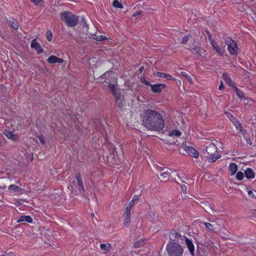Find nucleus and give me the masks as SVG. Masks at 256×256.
<instances>
[{"instance_id": "f257e3e1", "label": "nucleus", "mask_w": 256, "mask_h": 256, "mask_svg": "<svg viewBox=\"0 0 256 256\" xmlns=\"http://www.w3.org/2000/svg\"><path fill=\"white\" fill-rule=\"evenodd\" d=\"M142 124L151 131H160L164 127L165 121L162 114L151 109L144 110L140 114Z\"/></svg>"}, {"instance_id": "f03ea898", "label": "nucleus", "mask_w": 256, "mask_h": 256, "mask_svg": "<svg viewBox=\"0 0 256 256\" xmlns=\"http://www.w3.org/2000/svg\"><path fill=\"white\" fill-rule=\"evenodd\" d=\"M104 78H106V82L108 84V88L114 95L116 104L120 109H122L125 105V100L124 97L120 94V92L116 88L115 77L112 72H107L104 74Z\"/></svg>"}, {"instance_id": "7ed1b4c3", "label": "nucleus", "mask_w": 256, "mask_h": 256, "mask_svg": "<svg viewBox=\"0 0 256 256\" xmlns=\"http://www.w3.org/2000/svg\"><path fill=\"white\" fill-rule=\"evenodd\" d=\"M204 154V156L209 160H218L221 158V154L218 151L217 147L211 142L206 143Z\"/></svg>"}, {"instance_id": "20e7f679", "label": "nucleus", "mask_w": 256, "mask_h": 256, "mask_svg": "<svg viewBox=\"0 0 256 256\" xmlns=\"http://www.w3.org/2000/svg\"><path fill=\"white\" fill-rule=\"evenodd\" d=\"M168 256H182L183 247L177 242H168L166 246Z\"/></svg>"}, {"instance_id": "39448f33", "label": "nucleus", "mask_w": 256, "mask_h": 256, "mask_svg": "<svg viewBox=\"0 0 256 256\" xmlns=\"http://www.w3.org/2000/svg\"><path fill=\"white\" fill-rule=\"evenodd\" d=\"M60 20L68 27H74L77 25L78 18L68 11H64L60 14Z\"/></svg>"}, {"instance_id": "423d86ee", "label": "nucleus", "mask_w": 256, "mask_h": 256, "mask_svg": "<svg viewBox=\"0 0 256 256\" xmlns=\"http://www.w3.org/2000/svg\"><path fill=\"white\" fill-rule=\"evenodd\" d=\"M226 44L228 45V50L230 54H238V48L237 45V43L235 40L230 38L229 41H227Z\"/></svg>"}, {"instance_id": "0eeeda50", "label": "nucleus", "mask_w": 256, "mask_h": 256, "mask_svg": "<svg viewBox=\"0 0 256 256\" xmlns=\"http://www.w3.org/2000/svg\"><path fill=\"white\" fill-rule=\"evenodd\" d=\"M186 238V236H182L180 232L173 230H171L170 232L169 242H178L180 241H183Z\"/></svg>"}, {"instance_id": "6e6552de", "label": "nucleus", "mask_w": 256, "mask_h": 256, "mask_svg": "<svg viewBox=\"0 0 256 256\" xmlns=\"http://www.w3.org/2000/svg\"><path fill=\"white\" fill-rule=\"evenodd\" d=\"M151 90L154 93H160L162 90L166 88L164 84H158L150 85Z\"/></svg>"}, {"instance_id": "1a4fd4ad", "label": "nucleus", "mask_w": 256, "mask_h": 256, "mask_svg": "<svg viewBox=\"0 0 256 256\" xmlns=\"http://www.w3.org/2000/svg\"><path fill=\"white\" fill-rule=\"evenodd\" d=\"M75 177L78 187V190L80 192H84V188L81 174L80 172L76 174Z\"/></svg>"}, {"instance_id": "9d476101", "label": "nucleus", "mask_w": 256, "mask_h": 256, "mask_svg": "<svg viewBox=\"0 0 256 256\" xmlns=\"http://www.w3.org/2000/svg\"><path fill=\"white\" fill-rule=\"evenodd\" d=\"M47 62L50 64H53L56 63H62L64 60L63 59L60 58L56 56L52 55L48 58Z\"/></svg>"}, {"instance_id": "9b49d317", "label": "nucleus", "mask_w": 256, "mask_h": 256, "mask_svg": "<svg viewBox=\"0 0 256 256\" xmlns=\"http://www.w3.org/2000/svg\"><path fill=\"white\" fill-rule=\"evenodd\" d=\"M184 241L190 254L192 255H194V246L192 240H190L187 237H186L184 239Z\"/></svg>"}, {"instance_id": "f8f14e48", "label": "nucleus", "mask_w": 256, "mask_h": 256, "mask_svg": "<svg viewBox=\"0 0 256 256\" xmlns=\"http://www.w3.org/2000/svg\"><path fill=\"white\" fill-rule=\"evenodd\" d=\"M186 152L194 158L198 156L199 154L198 151L192 146H188L186 149Z\"/></svg>"}, {"instance_id": "ddd939ff", "label": "nucleus", "mask_w": 256, "mask_h": 256, "mask_svg": "<svg viewBox=\"0 0 256 256\" xmlns=\"http://www.w3.org/2000/svg\"><path fill=\"white\" fill-rule=\"evenodd\" d=\"M154 75L157 77H161V78H164L167 79L168 80H176V78H174L170 74H168L164 72H156V73H154Z\"/></svg>"}, {"instance_id": "4468645a", "label": "nucleus", "mask_w": 256, "mask_h": 256, "mask_svg": "<svg viewBox=\"0 0 256 256\" xmlns=\"http://www.w3.org/2000/svg\"><path fill=\"white\" fill-rule=\"evenodd\" d=\"M210 44L212 46L214 50L220 56H222L224 54V50L219 46L218 44L216 42H212Z\"/></svg>"}, {"instance_id": "2eb2a0df", "label": "nucleus", "mask_w": 256, "mask_h": 256, "mask_svg": "<svg viewBox=\"0 0 256 256\" xmlns=\"http://www.w3.org/2000/svg\"><path fill=\"white\" fill-rule=\"evenodd\" d=\"M244 175L248 179L254 178L255 177V174L250 168H246L244 170Z\"/></svg>"}, {"instance_id": "dca6fc26", "label": "nucleus", "mask_w": 256, "mask_h": 256, "mask_svg": "<svg viewBox=\"0 0 256 256\" xmlns=\"http://www.w3.org/2000/svg\"><path fill=\"white\" fill-rule=\"evenodd\" d=\"M4 135L9 139L13 140H16L17 139V136L14 134L12 130H5L4 132Z\"/></svg>"}, {"instance_id": "f3484780", "label": "nucleus", "mask_w": 256, "mask_h": 256, "mask_svg": "<svg viewBox=\"0 0 256 256\" xmlns=\"http://www.w3.org/2000/svg\"><path fill=\"white\" fill-rule=\"evenodd\" d=\"M33 48L35 49L38 54H41L43 52V49L40 45L36 41V38L33 39Z\"/></svg>"}, {"instance_id": "a211bd4d", "label": "nucleus", "mask_w": 256, "mask_h": 256, "mask_svg": "<svg viewBox=\"0 0 256 256\" xmlns=\"http://www.w3.org/2000/svg\"><path fill=\"white\" fill-rule=\"evenodd\" d=\"M222 78L230 86H232L233 85V82L230 76L228 74L224 73L222 75Z\"/></svg>"}, {"instance_id": "6ab92c4d", "label": "nucleus", "mask_w": 256, "mask_h": 256, "mask_svg": "<svg viewBox=\"0 0 256 256\" xmlns=\"http://www.w3.org/2000/svg\"><path fill=\"white\" fill-rule=\"evenodd\" d=\"M18 222H26L30 223L32 222V218L29 216H22L17 220Z\"/></svg>"}, {"instance_id": "aec40b11", "label": "nucleus", "mask_w": 256, "mask_h": 256, "mask_svg": "<svg viewBox=\"0 0 256 256\" xmlns=\"http://www.w3.org/2000/svg\"><path fill=\"white\" fill-rule=\"evenodd\" d=\"M204 224L206 228L211 232H215L217 229L216 224H212L210 222H205Z\"/></svg>"}, {"instance_id": "412c9836", "label": "nucleus", "mask_w": 256, "mask_h": 256, "mask_svg": "<svg viewBox=\"0 0 256 256\" xmlns=\"http://www.w3.org/2000/svg\"><path fill=\"white\" fill-rule=\"evenodd\" d=\"M238 170V166L234 163H232L229 166V170L231 172V175H234L236 174Z\"/></svg>"}, {"instance_id": "4be33fe9", "label": "nucleus", "mask_w": 256, "mask_h": 256, "mask_svg": "<svg viewBox=\"0 0 256 256\" xmlns=\"http://www.w3.org/2000/svg\"><path fill=\"white\" fill-rule=\"evenodd\" d=\"M10 24L11 26L13 28L14 30H17L18 28V21L13 18H12L9 20Z\"/></svg>"}, {"instance_id": "5701e85b", "label": "nucleus", "mask_w": 256, "mask_h": 256, "mask_svg": "<svg viewBox=\"0 0 256 256\" xmlns=\"http://www.w3.org/2000/svg\"><path fill=\"white\" fill-rule=\"evenodd\" d=\"M232 122L236 130H240L242 128V124L236 118H234V120L232 121Z\"/></svg>"}, {"instance_id": "b1692460", "label": "nucleus", "mask_w": 256, "mask_h": 256, "mask_svg": "<svg viewBox=\"0 0 256 256\" xmlns=\"http://www.w3.org/2000/svg\"><path fill=\"white\" fill-rule=\"evenodd\" d=\"M182 134V133L180 132V131L178 130H172V132H170V133L168 134V136H176V137H179Z\"/></svg>"}, {"instance_id": "393cba45", "label": "nucleus", "mask_w": 256, "mask_h": 256, "mask_svg": "<svg viewBox=\"0 0 256 256\" xmlns=\"http://www.w3.org/2000/svg\"><path fill=\"white\" fill-rule=\"evenodd\" d=\"M192 54H197L198 56L201 55V48L200 47L195 46L192 49Z\"/></svg>"}, {"instance_id": "a878e982", "label": "nucleus", "mask_w": 256, "mask_h": 256, "mask_svg": "<svg viewBox=\"0 0 256 256\" xmlns=\"http://www.w3.org/2000/svg\"><path fill=\"white\" fill-rule=\"evenodd\" d=\"M124 216V224L126 226L128 227L130 222V216Z\"/></svg>"}, {"instance_id": "bb28decb", "label": "nucleus", "mask_w": 256, "mask_h": 256, "mask_svg": "<svg viewBox=\"0 0 256 256\" xmlns=\"http://www.w3.org/2000/svg\"><path fill=\"white\" fill-rule=\"evenodd\" d=\"M234 92H236V95L238 98H244V93L243 92L240 90L237 87H234Z\"/></svg>"}, {"instance_id": "cd10ccee", "label": "nucleus", "mask_w": 256, "mask_h": 256, "mask_svg": "<svg viewBox=\"0 0 256 256\" xmlns=\"http://www.w3.org/2000/svg\"><path fill=\"white\" fill-rule=\"evenodd\" d=\"M180 74L184 76V77H186V79L188 80V82L190 84H193V80H192V77L189 76L188 74L186 72H180Z\"/></svg>"}, {"instance_id": "c85d7f7f", "label": "nucleus", "mask_w": 256, "mask_h": 256, "mask_svg": "<svg viewBox=\"0 0 256 256\" xmlns=\"http://www.w3.org/2000/svg\"><path fill=\"white\" fill-rule=\"evenodd\" d=\"M160 176L164 179V181H166L170 176V172L168 171L164 172L160 174Z\"/></svg>"}, {"instance_id": "c756f323", "label": "nucleus", "mask_w": 256, "mask_h": 256, "mask_svg": "<svg viewBox=\"0 0 256 256\" xmlns=\"http://www.w3.org/2000/svg\"><path fill=\"white\" fill-rule=\"evenodd\" d=\"M112 6L114 8H122L123 7L122 4L118 0H114L113 1Z\"/></svg>"}, {"instance_id": "7c9ffc66", "label": "nucleus", "mask_w": 256, "mask_h": 256, "mask_svg": "<svg viewBox=\"0 0 256 256\" xmlns=\"http://www.w3.org/2000/svg\"><path fill=\"white\" fill-rule=\"evenodd\" d=\"M144 242V240H143L141 239V240H139L138 241L135 242L134 244V246L135 248H138L142 246H143Z\"/></svg>"}, {"instance_id": "2f4dec72", "label": "nucleus", "mask_w": 256, "mask_h": 256, "mask_svg": "<svg viewBox=\"0 0 256 256\" xmlns=\"http://www.w3.org/2000/svg\"><path fill=\"white\" fill-rule=\"evenodd\" d=\"M20 188L14 184H11L8 187V190L14 192H18Z\"/></svg>"}, {"instance_id": "473e14b6", "label": "nucleus", "mask_w": 256, "mask_h": 256, "mask_svg": "<svg viewBox=\"0 0 256 256\" xmlns=\"http://www.w3.org/2000/svg\"><path fill=\"white\" fill-rule=\"evenodd\" d=\"M46 38L48 42H50L52 38V32L48 30L46 32Z\"/></svg>"}, {"instance_id": "72a5a7b5", "label": "nucleus", "mask_w": 256, "mask_h": 256, "mask_svg": "<svg viewBox=\"0 0 256 256\" xmlns=\"http://www.w3.org/2000/svg\"><path fill=\"white\" fill-rule=\"evenodd\" d=\"M100 248L102 250H108L111 248V244H100Z\"/></svg>"}, {"instance_id": "f704fd0d", "label": "nucleus", "mask_w": 256, "mask_h": 256, "mask_svg": "<svg viewBox=\"0 0 256 256\" xmlns=\"http://www.w3.org/2000/svg\"><path fill=\"white\" fill-rule=\"evenodd\" d=\"M244 178V175L242 172H238L236 174V178L239 180H242Z\"/></svg>"}, {"instance_id": "c9c22d12", "label": "nucleus", "mask_w": 256, "mask_h": 256, "mask_svg": "<svg viewBox=\"0 0 256 256\" xmlns=\"http://www.w3.org/2000/svg\"><path fill=\"white\" fill-rule=\"evenodd\" d=\"M94 39L97 41H102L104 40H105L106 39V37L105 36L102 35H100L96 36V37L94 38Z\"/></svg>"}, {"instance_id": "e433bc0d", "label": "nucleus", "mask_w": 256, "mask_h": 256, "mask_svg": "<svg viewBox=\"0 0 256 256\" xmlns=\"http://www.w3.org/2000/svg\"><path fill=\"white\" fill-rule=\"evenodd\" d=\"M33 4L36 6H42L44 4L43 0H33Z\"/></svg>"}, {"instance_id": "4c0bfd02", "label": "nucleus", "mask_w": 256, "mask_h": 256, "mask_svg": "<svg viewBox=\"0 0 256 256\" xmlns=\"http://www.w3.org/2000/svg\"><path fill=\"white\" fill-rule=\"evenodd\" d=\"M240 132L243 135V136L245 139L248 138V132L246 130L243 129V128H242L240 130Z\"/></svg>"}, {"instance_id": "58836bf2", "label": "nucleus", "mask_w": 256, "mask_h": 256, "mask_svg": "<svg viewBox=\"0 0 256 256\" xmlns=\"http://www.w3.org/2000/svg\"><path fill=\"white\" fill-rule=\"evenodd\" d=\"M188 39H189V36H184L182 39V44H186L188 42Z\"/></svg>"}, {"instance_id": "ea45409f", "label": "nucleus", "mask_w": 256, "mask_h": 256, "mask_svg": "<svg viewBox=\"0 0 256 256\" xmlns=\"http://www.w3.org/2000/svg\"><path fill=\"white\" fill-rule=\"evenodd\" d=\"M130 208L126 206L124 216H130Z\"/></svg>"}, {"instance_id": "a19ab883", "label": "nucleus", "mask_w": 256, "mask_h": 256, "mask_svg": "<svg viewBox=\"0 0 256 256\" xmlns=\"http://www.w3.org/2000/svg\"><path fill=\"white\" fill-rule=\"evenodd\" d=\"M181 188H182V192H183V193H184L185 194H187V192H188L187 187L185 184H182Z\"/></svg>"}, {"instance_id": "79ce46f5", "label": "nucleus", "mask_w": 256, "mask_h": 256, "mask_svg": "<svg viewBox=\"0 0 256 256\" xmlns=\"http://www.w3.org/2000/svg\"><path fill=\"white\" fill-rule=\"evenodd\" d=\"M206 33L208 36V40H210V42H215L213 39H212V38L210 32L208 31V30H206Z\"/></svg>"}, {"instance_id": "37998d69", "label": "nucleus", "mask_w": 256, "mask_h": 256, "mask_svg": "<svg viewBox=\"0 0 256 256\" xmlns=\"http://www.w3.org/2000/svg\"><path fill=\"white\" fill-rule=\"evenodd\" d=\"M248 195L250 196L251 198H256V196L254 194L252 190H248Z\"/></svg>"}, {"instance_id": "c03bdc74", "label": "nucleus", "mask_w": 256, "mask_h": 256, "mask_svg": "<svg viewBox=\"0 0 256 256\" xmlns=\"http://www.w3.org/2000/svg\"><path fill=\"white\" fill-rule=\"evenodd\" d=\"M38 139H39L40 142H41V144L42 145L44 144L45 141H44V136L42 135H40V136H38Z\"/></svg>"}, {"instance_id": "a18cd8bd", "label": "nucleus", "mask_w": 256, "mask_h": 256, "mask_svg": "<svg viewBox=\"0 0 256 256\" xmlns=\"http://www.w3.org/2000/svg\"><path fill=\"white\" fill-rule=\"evenodd\" d=\"M142 82L146 86H150V85H152V84H151L149 82H148V80H146V79H144V80H141Z\"/></svg>"}, {"instance_id": "49530a36", "label": "nucleus", "mask_w": 256, "mask_h": 256, "mask_svg": "<svg viewBox=\"0 0 256 256\" xmlns=\"http://www.w3.org/2000/svg\"><path fill=\"white\" fill-rule=\"evenodd\" d=\"M134 203L133 201L130 200L128 204H126V206L132 209V208L134 205Z\"/></svg>"}, {"instance_id": "de8ad7c7", "label": "nucleus", "mask_w": 256, "mask_h": 256, "mask_svg": "<svg viewBox=\"0 0 256 256\" xmlns=\"http://www.w3.org/2000/svg\"><path fill=\"white\" fill-rule=\"evenodd\" d=\"M81 22H82L81 24L83 25V28H85L86 30H87L88 28V25L84 19H83V21L82 22V21Z\"/></svg>"}, {"instance_id": "09e8293b", "label": "nucleus", "mask_w": 256, "mask_h": 256, "mask_svg": "<svg viewBox=\"0 0 256 256\" xmlns=\"http://www.w3.org/2000/svg\"><path fill=\"white\" fill-rule=\"evenodd\" d=\"M138 198H139V197H138V195H134L133 196V198H132V201H133V202H134L138 201Z\"/></svg>"}, {"instance_id": "8fccbe9b", "label": "nucleus", "mask_w": 256, "mask_h": 256, "mask_svg": "<svg viewBox=\"0 0 256 256\" xmlns=\"http://www.w3.org/2000/svg\"><path fill=\"white\" fill-rule=\"evenodd\" d=\"M152 215H154V214L152 212H149L148 214V216H147V218L148 220H152L153 219Z\"/></svg>"}, {"instance_id": "3c124183", "label": "nucleus", "mask_w": 256, "mask_h": 256, "mask_svg": "<svg viewBox=\"0 0 256 256\" xmlns=\"http://www.w3.org/2000/svg\"><path fill=\"white\" fill-rule=\"evenodd\" d=\"M224 84H223L222 82H221V84H220V86H219V90H223V89H224Z\"/></svg>"}, {"instance_id": "603ef678", "label": "nucleus", "mask_w": 256, "mask_h": 256, "mask_svg": "<svg viewBox=\"0 0 256 256\" xmlns=\"http://www.w3.org/2000/svg\"><path fill=\"white\" fill-rule=\"evenodd\" d=\"M246 142L248 144H251V140L250 138H246Z\"/></svg>"}, {"instance_id": "864d4df0", "label": "nucleus", "mask_w": 256, "mask_h": 256, "mask_svg": "<svg viewBox=\"0 0 256 256\" xmlns=\"http://www.w3.org/2000/svg\"><path fill=\"white\" fill-rule=\"evenodd\" d=\"M228 116L229 118H233V117H234L233 115H232V114L230 113V112H228Z\"/></svg>"}, {"instance_id": "5fc2aeb1", "label": "nucleus", "mask_w": 256, "mask_h": 256, "mask_svg": "<svg viewBox=\"0 0 256 256\" xmlns=\"http://www.w3.org/2000/svg\"><path fill=\"white\" fill-rule=\"evenodd\" d=\"M153 162V164L154 166H156L157 164H156V163H158V164H160V162H158V161H152Z\"/></svg>"}, {"instance_id": "6e6d98bb", "label": "nucleus", "mask_w": 256, "mask_h": 256, "mask_svg": "<svg viewBox=\"0 0 256 256\" xmlns=\"http://www.w3.org/2000/svg\"><path fill=\"white\" fill-rule=\"evenodd\" d=\"M158 169L159 170H163L164 168L160 166Z\"/></svg>"}, {"instance_id": "4d7b16f0", "label": "nucleus", "mask_w": 256, "mask_h": 256, "mask_svg": "<svg viewBox=\"0 0 256 256\" xmlns=\"http://www.w3.org/2000/svg\"><path fill=\"white\" fill-rule=\"evenodd\" d=\"M143 69H144V68H143V67H142V68H140V72H142V71Z\"/></svg>"}, {"instance_id": "13d9d810", "label": "nucleus", "mask_w": 256, "mask_h": 256, "mask_svg": "<svg viewBox=\"0 0 256 256\" xmlns=\"http://www.w3.org/2000/svg\"><path fill=\"white\" fill-rule=\"evenodd\" d=\"M71 112H68L67 114H68L69 116L70 115Z\"/></svg>"}, {"instance_id": "bf43d9fd", "label": "nucleus", "mask_w": 256, "mask_h": 256, "mask_svg": "<svg viewBox=\"0 0 256 256\" xmlns=\"http://www.w3.org/2000/svg\"><path fill=\"white\" fill-rule=\"evenodd\" d=\"M236 158H232V160H236Z\"/></svg>"}, {"instance_id": "052dcab7", "label": "nucleus", "mask_w": 256, "mask_h": 256, "mask_svg": "<svg viewBox=\"0 0 256 256\" xmlns=\"http://www.w3.org/2000/svg\"><path fill=\"white\" fill-rule=\"evenodd\" d=\"M30 46L31 48H32V42H31L30 44Z\"/></svg>"}, {"instance_id": "680f3d73", "label": "nucleus", "mask_w": 256, "mask_h": 256, "mask_svg": "<svg viewBox=\"0 0 256 256\" xmlns=\"http://www.w3.org/2000/svg\"><path fill=\"white\" fill-rule=\"evenodd\" d=\"M177 176H178L180 178V176H179V175H178V174H177Z\"/></svg>"}, {"instance_id": "e2e57ef3", "label": "nucleus", "mask_w": 256, "mask_h": 256, "mask_svg": "<svg viewBox=\"0 0 256 256\" xmlns=\"http://www.w3.org/2000/svg\"><path fill=\"white\" fill-rule=\"evenodd\" d=\"M1 144H2V142H1V140H0V145H1Z\"/></svg>"}]
</instances>
